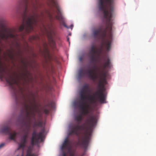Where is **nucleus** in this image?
Segmentation results:
<instances>
[{"label": "nucleus", "mask_w": 156, "mask_h": 156, "mask_svg": "<svg viewBox=\"0 0 156 156\" xmlns=\"http://www.w3.org/2000/svg\"><path fill=\"white\" fill-rule=\"evenodd\" d=\"M69 38H68L67 39V41H69Z\"/></svg>", "instance_id": "cd10ccee"}, {"label": "nucleus", "mask_w": 156, "mask_h": 156, "mask_svg": "<svg viewBox=\"0 0 156 156\" xmlns=\"http://www.w3.org/2000/svg\"><path fill=\"white\" fill-rule=\"evenodd\" d=\"M78 106L81 112V114L84 115H87L89 113V106L87 104L86 101H80L78 103Z\"/></svg>", "instance_id": "1a4fd4ad"}, {"label": "nucleus", "mask_w": 156, "mask_h": 156, "mask_svg": "<svg viewBox=\"0 0 156 156\" xmlns=\"http://www.w3.org/2000/svg\"><path fill=\"white\" fill-rule=\"evenodd\" d=\"M44 112L46 114H48L49 113V110L47 108H45L44 109Z\"/></svg>", "instance_id": "6ab92c4d"}, {"label": "nucleus", "mask_w": 156, "mask_h": 156, "mask_svg": "<svg viewBox=\"0 0 156 156\" xmlns=\"http://www.w3.org/2000/svg\"><path fill=\"white\" fill-rule=\"evenodd\" d=\"M86 73L87 75L89 78L93 80H95L98 77L96 73L95 69H94L92 70H88L87 71Z\"/></svg>", "instance_id": "f8f14e48"}, {"label": "nucleus", "mask_w": 156, "mask_h": 156, "mask_svg": "<svg viewBox=\"0 0 156 156\" xmlns=\"http://www.w3.org/2000/svg\"><path fill=\"white\" fill-rule=\"evenodd\" d=\"M49 106V105H46L45 106V107H47V106Z\"/></svg>", "instance_id": "bb28decb"}, {"label": "nucleus", "mask_w": 156, "mask_h": 156, "mask_svg": "<svg viewBox=\"0 0 156 156\" xmlns=\"http://www.w3.org/2000/svg\"><path fill=\"white\" fill-rule=\"evenodd\" d=\"M11 131L12 129L10 127L5 126L2 128L0 132L2 133L9 134V139L15 141L16 137V133L15 132L11 133Z\"/></svg>", "instance_id": "9d476101"}, {"label": "nucleus", "mask_w": 156, "mask_h": 156, "mask_svg": "<svg viewBox=\"0 0 156 156\" xmlns=\"http://www.w3.org/2000/svg\"><path fill=\"white\" fill-rule=\"evenodd\" d=\"M83 75V72L82 70H80L79 72V76L80 77H82Z\"/></svg>", "instance_id": "aec40b11"}, {"label": "nucleus", "mask_w": 156, "mask_h": 156, "mask_svg": "<svg viewBox=\"0 0 156 156\" xmlns=\"http://www.w3.org/2000/svg\"><path fill=\"white\" fill-rule=\"evenodd\" d=\"M28 137V133H27L21 137L20 140V143L19 144L18 149H23L24 148L27 142Z\"/></svg>", "instance_id": "9b49d317"}, {"label": "nucleus", "mask_w": 156, "mask_h": 156, "mask_svg": "<svg viewBox=\"0 0 156 156\" xmlns=\"http://www.w3.org/2000/svg\"><path fill=\"white\" fill-rule=\"evenodd\" d=\"M73 25H71L70 26V28H71L72 29L73 28Z\"/></svg>", "instance_id": "a878e982"}, {"label": "nucleus", "mask_w": 156, "mask_h": 156, "mask_svg": "<svg viewBox=\"0 0 156 156\" xmlns=\"http://www.w3.org/2000/svg\"><path fill=\"white\" fill-rule=\"evenodd\" d=\"M9 37L14 39H16V35L13 34H10L9 36H7L4 33H0V37L3 40H7Z\"/></svg>", "instance_id": "4468645a"}, {"label": "nucleus", "mask_w": 156, "mask_h": 156, "mask_svg": "<svg viewBox=\"0 0 156 156\" xmlns=\"http://www.w3.org/2000/svg\"><path fill=\"white\" fill-rule=\"evenodd\" d=\"M90 92V90L88 84H86L83 85L79 92L80 100L84 101L89 100L93 103H96V99L95 94L93 97H89L88 93Z\"/></svg>", "instance_id": "39448f33"}, {"label": "nucleus", "mask_w": 156, "mask_h": 156, "mask_svg": "<svg viewBox=\"0 0 156 156\" xmlns=\"http://www.w3.org/2000/svg\"><path fill=\"white\" fill-rule=\"evenodd\" d=\"M62 148V149H66L68 150V153L69 154V156H75V151L71 149L70 143L68 137L65 139Z\"/></svg>", "instance_id": "6e6552de"}, {"label": "nucleus", "mask_w": 156, "mask_h": 156, "mask_svg": "<svg viewBox=\"0 0 156 156\" xmlns=\"http://www.w3.org/2000/svg\"><path fill=\"white\" fill-rule=\"evenodd\" d=\"M42 125V122L41 121H39L37 122H35L34 123V125L35 126L41 127Z\"/></svg>", "instance_id": "a211bd4d"}, {"label": "nucleus", "mask_w": 156, "mask_h": 156, "mask_svg": "<svg viewBox=\"0 0 156 156\" xmlns=\"http://www.w3.org/2000/svg\"><path fill=\"white\" fill-rule=\"evenodd\" d=\"M5 145V144L4 143H2L0 144V149L2 148Z\"/></svg>", "instance_id": "412c9836"}, {"label": "nucleus", "mask_w": 156, "mask_h": 156, "mask_svg": "<svg viewBox=\"0 0 156 156\" xmlns=\"http://www.w3.org/2000/svg\"><path fill=\"white\" fill-rule=\"evenodd\" d=\"M41 15H43L42 13H41Z\"/></svg>", "instance_id": "c85d7f7f"}, {"label": "nucleus", "mask_w": 156, "mask_h": 156, "mask_svg": "<svg viewBox=\"0 0 156 156\" xmlns=\"http://www.w3.org/2000/svg\"><path fill=\"white\" fill-rule=\"evenodd\" d=\"M44 133V129H42L38 133L35 130L32 133L31 140V145H34L42 142L43 141Z\"/></svg>", "instance_id": "0eeeda50"}, {"label": "nucleus", "mask_w": 156, "mask_h": 156, "mask_svg": "<svg viewBox=\"0 0 156 156\" xmlns=\"http://www.w3.org/2000/svg\"><path fill=\"white\" fill-rule=\"evenodd\" d=\"M7 52L9 57L11 59H13L14 58V55L12 51L11 50L8 49L7 50Z\"/></svg>", "instance_id": "2eb2a0df"}, {"label": "nucleus", "mask_w": 156, "mask_h": 156, "mask_svg": "<svg viewBox=\"0 0 156 156\" xmlns=\"http://www.w3.org/2000/svg\"><path fill=\"white\" fill-rule=\"evenodd\" d=\"M79 60L81 61H82L83 60V58L82 57H80L79 58Z\"/></svg>", "instance_id": "393cba45"}, {"label": "nucleus", "mask_w": 156, "mask_h": 156, "mask_svg": "<svg viewBox=\"0 0 156 156\" xmlns=\"http://www.w3.org/2000/svg\"><path fill=\"white\" fill-rule=\"evenodd\" d=\"M16 45H17V46L18 48H20V45L18 43L16 42Z\"/></svg>", "instance_id": "5701e85b"}, {"label": "nucleus", "mask_w": 156, "mask_h": 156, "mask_svg": "<svg viewBox=\"0 0 156 156\" xmlns=\"http://www.w3.org/2000/svg\"><path fill=\"white\" fill-rule=\"evenodd\" d=\"M114 1L98 2L99 10L103 12L104 17L107 20L106 27L101 36L102 38L101 44L103 45L105 44L108 51L111 49L113 41L112 30L113 22L111 20L114 12Z\"/></svg>", "instance_id": "f03ea898"}, {"label": "nucleus", "mask_w": 156, "mask_h": 156, "mask_svg": "<svg viewBox=\"0 0 156 156\" xmlns=\"http://www.w3.org/2000/svg\"><path fill=\"white\" fill-rule=\"evenodd\" d=\"M102 30V28L100 27L98 29L94 28L92 30V35L94 38L95 39H100V34Z\"/></svg>", "instance_id": "ddd939ff"}, {"label": "nucleus", "mask_w": 156, "mask_h": 156, "mask_svg": "<svg viewBox=\"0 0 156 156\" xmlns=\"http://www.w3.org/2000/svg\"><path fill=\"white\" fill-rule=\"evenodd\" d=\"M62 156H67L66 153L64 152L62 154Z\"/></svg>", "instance_id": "b1692460"}, {"label": "nucleus", "mask_w": 156, "mask_h": 156, "mask_svg": "<svg viewBox=\"0 0 156 156\" xmlns=\"http://www.w3.org/2000/svg\"><path fill=\"white\" fill-rule=\"evenodd\" d=\"M47 32L48 37V38L51 39V40L54 43V42L53 40V34L54 33V31L52 30H51L49 32H48V31Z\"/></svg>", "instance_id": "dca6fc26"}, {"label": "nucleus", "mask_w": 156, "mask_h": 156, "mask_svg": "<svg viewBox=\"0 0 156 156\" xmlns=\"http://www.w3.org/2000/svg\"><path fill=\"white\" fill-rule=\"evenodd\" d=\"M49 16L51 20H52L53 18V17L51 15V14H49Z\"/></svg>", "instance_id": "4be33fe9"}, {"label": "nucleus", "mask_w": 156, "mask_h": 156, "mask_svg": "<svg viewBox=\"0 0 156 156\" xmlns=\"http://www.w3.org/2000/svg\"><path fill=\"white\" fill-rule=\"evenodd\" d=\"M21 156H23V155ZM26 156H36V154L34 153H32L31 151L28 149L27 151V154Z\"/></svg>", "instance_id": "f3484780"}, {"label": "nucleus", "mask_w": 156, "mask_h": 156, "mask_svg": "<svg viewBox=\"0 0 156 156\" xmlns=\"http://www.w3.org/2000/svg\"><path fill=\"white\" fill-rule=\"evenodd\" d=\"M83 119V117L81 115H76L74 117L75 120L78 122V124L73 127L70 131L68 135L69 136L75 135L79 136V131L83 130L85 132L82 136L80 137L76 143V146L82 147L86 149L87 148L90 141L92 134V129L96 124L97 121V115H90L86 120L87 126L85 124L83 126L80 125V123Z\"/></svg>", "instance_id": "f257e3e1"}, {"label": "nucleus", "mask_w": 156, "mask_h": 156, "mask_svg": "<svg viewBox=\"0 0 156 156\" xmlns=\"http://www.w3.org/2000/svg\"><path fill=\"white\" fill-rule=\"evenodd\" d=\"M36 105L35 103L32 104V106L25 105L26 110V117L27 120L24 122L27 132L28 133L31 126V122L32 119L36 120L35 111L36 110Z\"/></svg>", "instance_id": "20e7f679"}, {"label": "nucleus", "mask_w": 156, "mask_h": 156, "mask_svg": "<svg viewBox=\"0 0 156 156\" xmlns=\"http://www.w3.org/2000/svg\"><path fill=\"white\" fill-rule=\"evenodd\" d=\"M111 66L110 60L109 57L107 58L106 61L103 66V70L99 73L100 80L98 86V89L95 93V96L96 101H98L101 103L106 102V96L103 92V89L105 84H107L106 78L108 75L107 72L105 71L104 69L106 68H110Z\"/></svg>", "instance_id": "7ed1b4c3"}, {"label": "nucleus", "mask_w": 156, "mask_h": 156, "mask_svg": "<svg viewBox=\"0 0 156 156\" xmlns=\"http://www.w3.org/2000/svg\"><path fill=\"white\" fill-rule=\"evenodd\" d=\"M103 44H101L100 48L97 50L96 49V47L93 43L92 44L90 47V55L89 56V58L91 63H93L96 62L97 58L95 55H97V57H99L102 52L103 48Z\"/></svg>", "instance_id": "423d86ee"}]
</instances>
